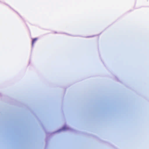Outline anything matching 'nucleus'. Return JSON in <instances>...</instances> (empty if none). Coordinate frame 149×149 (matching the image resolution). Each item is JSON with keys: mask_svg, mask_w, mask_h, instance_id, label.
<instances>
[{"mask_svg": "<svg viewBox=\"0 0 149 149\" xmlns=\"http://www.w3.org/2000/svg\"><path fill=\"white\" fill-rule=\"evenodd\" d=\"M37 40V38H34L33 40L32 43V46H33L34 43Z\"/></svg>", "mask_w": 149, "mask_h": 149, "instance_id": "1", "label": "nucleus"}]
</instances>
